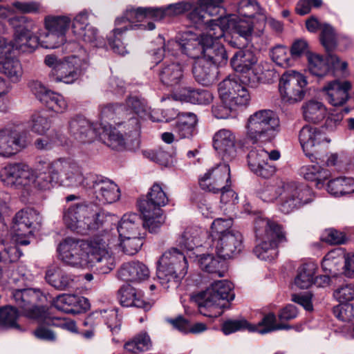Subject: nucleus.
I'll return each instance as SVG.
<instances>
[{"mask_svg": "<svg viewBox=\"0 0 354 354\" xmlns=\"http://www.w3.org/2000/svg\"><path fill=\"white\" fill-rule=\"evenodd\" d=\"M30 293V290L27 289L15 290L12 292L13 298L21 313L32 319L39 320L45 318L46 315L45 308L32 305Z\"/></svg>", "mask_w": 354, "mask_h": 354, "instance_id": "c756f323", "label": "nucleus"}, {"mask_svg": "<svg viewBox=\"0 0 354 354\" xmlns=\"http://www.w3.org/2000/svg\"><path fill=\"white\" fill-rule=\"evenodd\" d=\"M88 60L86 57H80L71 55L64 57L59 64L57 69L53 74V80L55 82H62L65 84L74 83L82 73L87 68Z\"/></svg>", "mask_w": 354, "mask_h": 354, "instance_id": "f3484780", "label": "nucleus"}, {"mask_svg": "<svg viewBox=\"0 0 354 354\" xmlns=\"http://www.w3.org/2000/svg\"><path fill=\"white\" fill-rule=\"evenodd\" d=\"M238 12L240 15L250 19L255 14L264 17L263 10L256 0H242L239 3Z\"/></svg>", "mask_w": 354, "mask_h": 354, "instance_id": "69168bd1", "label": "nucleus"}, {"mask_svg": "<svg viewBox=\"0 0 354 354\" xmlns=\"http://www.w3.org/2000/svg\"><path fill=\"white\" fill-rule=\"evenodd\" d=\"M317 266L312 262L302 264L297 270L295 284L300 289H307L314 283Z\"/></svg>", "mask_w": 354, "mask_h": 354, "instance_id": "3c124183", "label": "nucleus"}, {"mask_svg": "<svg viewBox=\"0 0 354 354\" xmlns=\"http://www.w3.org/2000/svg\"><path fill=\"white\" fill-rule=\"evenodd\" d=\"M255 234L261 240L254 249V253L260 259L270 261L277 255V247L286 242L281 225L264 218H257L254 222Z\"/></svg>", "mask_w": 354, "mask_h": 354, "instance_id": "7ed1b4c3", "label": "nucleus"}, {"mask_svg": "<svg viewBox=\"0 0 354 354\" xmlns=\"http://www.w3.org/2000/svg\"><path fill=\"white\" fill-rule=\"evenodd\" d=\"M218 91L221 100L232 105L235 109L248 105L250 100L247 87L236 77L223 80L218 86Z\"/></svg>", "mask_w": 354, "mask_h": 354, "instance_id": "4468645a", "label": "nucleus"}, {"mask_svg": "<svg viewBox=\"0 0 354 354\" xmlns=\"http://www.w3.org/2000/svg\"><path fill=\"white\" fill-rule=\"evenodd\" d=\"M126 12L121 17H118L115 20V26H117L108 37L109 44L114 53L124 55L127 53L126 46L122 40V35L124 32L129 29H133V24L141 22L134 19V21H130L125 18Z\"/></svg>", "mask_w": 354, "mask_h": 354, "instance_id": "473e14b6", "label": "nucleus"}, {"mask_svg": "<svg viewBox=\"0 0 354 354\" xmlns=\"http://www.w3.org/2000/svg\"><path fill=\"white\" fill-rule=\"evenodd\" d=\"M223 36V27L218 24L211 26L203 36L205 46L201 58L207 59L216 67L225 65L227 62V52L223 45L218 41Z\"/></svg>", "mask_w": 354, "mask_h": 354, "instance_id": "f8f14e48", "label": "nucleus"}, {"mask_svg": "<svg viewBox=\"0 0 354 354\" xmlns=\"http://www.w3.org/2000/svg\"><path fill=\"white\" fill-rule=\"evenodd\" d=\"M218 21L221 22V26L223 27L224 32L225 29H230L234 33L245 39L246 41L251 39L253 25L250 19L220 17Z\"/></svg>", "mask_w": 354, "mask_h": 354, "instance_id": "4c0bfd02", "label": "nucleus"}, {"mask_svg": "<svg viewBox=\"0 0 354 354\" xmlns=\"http://www.w3.org/2000/svg\"><path fill=\"white\" fill-rule=\"evenodd\" d=\"M41 224L39 212L32 208L19 211L13 219L12 231L16 236L32 234L33 230Z\"/></svg>", "mask_w": 354, "mask_h": 354, "instance_id": "b1692460", "label": "nucleus"}, {"mask_svg": "<svg viewBox=\"0 0 354 354\" xmlns=\"http://www.w3.org/2000/svg\"><path fill=\"white\" fill-rule=\"evenodd\" d=\"M128 132L122 133L115 128L106 130L104 135V142L109 147L120 151L127 149L135 151L139 148L140 122L137 118H131L124 127Z\"/></svg>", "mask_w": 354, "mask_h": 354, "instance_id": "6e6552de", "label": "nucleus"}, {"mask_svg": "<svg viewBox=\"0 0 354 354\" xmlns=\"http://www.w3.org/2000/svg\"><path fill=\"white\" fill-rule=\"evenodd\" d=\"M123 111H131L141 118H149L151 116L150 107L146 100L137 95H131L126 100L123 105Z\"/></svg>", "mask_w": 354, "mask_h": 354, "instance_id": "603ef678", "label": "nucleus"}, {"mask_svg": "<svg viewBox=\"0 0 354 354\" xmlns=\"http://www.w3.org/2000/svg\"><path fill=\"white\" fill-rule=\"evenodd\" d=\"M89 243L75 238H66L57 248L61 260L73 267L88 265Z\"/></svg>", "mask_w": 354, "mask_h": 354, "instance_id": "ddd939ff", "label": "nucleus"}, {"mask_svg": "<svg viewBox=\"0 0 354 354\" xmlns=\"http://www.w3.org/2000/svg\"><path fill=\"white\" fill-rule=\"evenodd\" d=\"M329 194L334 196H340L354 192V178L339 177L331 180L327 185Z\"/></svg>", "mask_w": 354, "mask_h": 354, "instance_id": "8fccbe9b", "label": "nucleus"}, {"mask_svg": "<svg viewBox=\"0 0 354 354\" xmlns=\"http://www.w3.org/2000/svg\"><path fill=\"white\" fill-rule=\"evenodd\" d=\"M149 276L148 268L139 261L124 263L118 271V277L126 281H140L147 279Z\"/></svg>", "mask_w": 354, "mask_h": 354, "instance_id": "58836bf2", "label": "nucleus"}, {"mask_svg": "<svg viewBox=\"0 0 354 354\" xmlns=\"http://www.w3.org/2000/svg\"><path fill=\"white\" fill-rule=\"evenodd\" d=\"M30 142L26 133L9 129L0 131V156L10 157Z\"/></svg>", "mask_w": 354, "mask_h": 354, "instance_id": "393cba45", "label": "nucleus"}, {"mask_svg": "<svg viewBox=\"0 0 354 354\" xmlns=\"http://www.w3.org/2000/svg\"><path fill=\"white\" fill-rule=\"evenodd\" d=\"M200 268L209 273L218 274L219 277L224 276L223 271L221 270L224 265L223 259L214 257L212 254H202L198 259Z\"/></svg>", "mask_w": 354, "mask_h": 354, "instance_id": "864d4df0", "label": "nucleus"}, {"mask_svg": "<svg viewBox=\"0 0 354 354\" xmlns=\"http://www.w3.org/2000/svg\"><path fill=\"white\" fill-rule=\"evenodd\" d=\"M101 317L113 334L118 333L120 330L121 321L118 317V311L115 308L96 310L89 315L84 322L85 326L92 325L93 319Z\"/></svg>", "mask_w": 354, "mask_h": 354, "instance_id": "37998d69", "label": "nucleus"}, {"mask_svg": "<svg viewBox=\"0 0 354 354\" xmlns=\"http://www.w3.org/2000/svg\"><path fill=\"white\" fill-rule=\"evenodd\" d=\"M299 174L306 180L315 182L317 188L322 187L324 181L330 176V171L319 165H304L300 168Z\"/></svg>", "mask_w": 354, "mask_h": 354, "instance_id": "09e8293b", "label": "nucleus"}, {"mask_svg": "<svg viewBox=\"0 0 354 354\" xmlns=\"http://www.w3.org/2000/svg\"><path fill=\"white\" fill-rule=\"evenodd\" d=\"M44 24L47 31L66 35L71 24V19L66 16H47L45 17Z\"/></svg>", "mask_w": 354, "mask_h": 354, "instance_id": "6e6d98bb", "label": "nucleus"}, {"mask_svg": "<svg viewBox=\"0 0 354 354\" xmlns=\"http://www.w3.org/2000/svg\"><path fill=\"white\" fill-rule=\"evenodd\" d=\"M334 315L343 322H349L354 318V306L348 302H340L333 308Z\"/></svg>", "mask_w": 354, "mask_h": 354, "instance_id": "774afa93", "label": "nucleus"}, {"mask_svg": "<svg viewBox=\"0 0 354 354\" xmlns=\"http://www.w3.org/2000/svg\"><path fill=\"white\" fill-rule=\"evenodd\" d=\"M223 2V0H200L198 6L192 12V17L208 24V30L213 25H221L218 19L225 14Z\"/></svg>", "mask_w": 354, "mask_h": 354, "instance_id": "4be33fe9", "label": "nucleus"}, {"mask_svg": "<svg viewBox=\"0 0 354 354\" xmlns=\"http://www.w3.org/2000/svg\"><path fill=\"white\" fill-rule=\"evenodd\" d=\"M176 97L180 101L198 104H208L213 100L212 94L209 91L192 87L181 88L176 93Z\"/></svg>", "mask_w": 354, "mask_h": 354, "instance_id": "a19ab883", "label": "nucleus"}, {"mask_svg": "<svg viewBox=\"0 0 354 354\" xmlns=\"http://www.w3.org/2000/svg\"><path fill=\"white\" fill-rule=\"evenodd\" d=\"M230 169L227 164H219L208 170L200 179L201 187L213 193L221 192V201L228 203L229 197L237 199L236 193L230 189Z\"/></svg>", "mask_w": 354, "mask_h": 354, "instance_id": "0eeeda50", "label": "nucleus"}, {"mask_svg": "<svg viewBox=\"0 0 354 354\" xmlns=\"http://www.w3.org/2000/svg\"><path fill=\"white\" fill-rule=\"evenodd\" d=\"M308 70L311 74L315 76L322 77L329 71L328 64L320 55L310 53L308 55Z\"/></svg>", "mask_w": 354, "mask_h": 354, "instance_id": "052dcab7", "label": "nucleus"}, {"mask_svg": "<svg viewBox=\"0 0 354 354\" xmlns=\"http://www.w3.org/2000/svg\"><path fill=\"white\" fill-rule=\"evenodd\" d=\"M39 44L45 48H56L64 44L66 41V35L47 31L46 33L38 37Z\"/></svg>", "mask_w": 354, "mask_h": 354, "instance_id": "680f3d73", "label": "nucleus"}, {"mask_svg": "<svg viewBox=\"0 0 354 354\" xmlns=\"http://www.w3.org/2000/svg\"><path fill=\"white\" fill-rule=\"evenodd\" d=\"M68 131L73 138L82 144L90 143L96 137L92 123L82 115H77L68 122Z\"/></svg>", "mask_w": 354, "mask_h": 354, "instance_id": "c85d7f7f", "label": "nucleus"}, {"mask_svg": "<svg viewBox=\"0 0 354 354\" xmlns=\"http://www.w3.org/2000/svg\"><path fill=\"white\" fill-rule=\"evenodd\" d=\"M158 77L162 84L176 86L184 77L183 66L178 62L165 61L159 68Z\"/></svg>", "mask_w": 354, "mask_h": 354, "instance_id": "72a5a7b5", "label": "nucleus"}, {"mask_svg": "<svg viewBox=\"0 0 354 354\" xmlns=\"http://www.w3.org/2000/svg\"><path fill=\"white\" fill-rule=\"evenodd\" d=\"M8 22L15 29L12 41L15 48L22 52H32L39 44L38 37L32 34L37 28L36 23L25 16L10 17Z\"/></svg>", "mask_w": 354, "mask_h": 354, "instance_id": "1a4fd4ad", "label": "nucleus"}, {"mask_svg": "<svg viewBox=\"0 0 354 354\" xmlns=\"http://www.w3.org/2000/svg\"><path fill=\"white\" fill-rule=\"evenodd\" d=\"M299 140L305 154L310 158L314 157L317 146L324 142H330L322 131L310 125L303 127L299 133Z\"/></svg>", "mask_w": 354, "mask_h": 354, "instance_id": "bb28decb", "label": "nucleus"}, {"mask_svg": "<svg viewBox=\"0 0 354 354\" xmlns=\"http://www.w3.org/2000/svg\"><path fill=\"white\" fill-rule=\"evenodd\" d=\"M169 201L168 197L160 183H154L146 198L138 201V207L144 216V225L150 233H156L165 222L162 207Z\"/></svg>", "mask_w": 354, "mask_h": 354, "instance_id": "39448f33", "label": "nucleus"}, {"mask_svg": "<svg viewBox=\"0 0 354 354\" xmlns=\"http://www.w3.org/2000/svg\"><path fill=\"white\" fill-rule=\"evenodd\" d=\"M109 235L96 236L89 242L88 264L99 274H107L115 268V259L109 252Z\"/></svg>", "mask_w": 354, "mask_h": 354, "instance_id": "9d476101", "label": "nucleus"}, {"mask_svg": "<svg viewBox=\"0 0 354 354\" xmlns=\"http://www.w3.org/2000/svg\"><path fill=\"white\" fill-rule=\"evenodd\" d=\"M282 201L279 210L284 214H289L304 205L313 201L311 189L306 185L297 183H288L282 187L275 185H265L257 191V196L266 203L273 202L282 194Z\"/></svg>", "mask_w": 354, "mask_h": 354, "instance_id": "f257e3e1", "label": "nucleus"}, {"mask_svg": "<svg viewBox=\"0 0 354 354\" xmlns=\"http://www.w3.org/2000/svg\"><path fill=\"white\" fill-rule=\"evenodd\" d=\"M88 203L85 202L77 203L66 206L63 210V221L66 226L71 231L79 233L80 222L86 212H88Z\"/></svg>", "mask_w": 354, "mask_h": 354, "instance_id": "f704fd0d", "label": "nucleus"}, {"mask_svg": "<svg viewBox=\"0 0 354 354\" xmlns=\"http://www.w3.org/2000/svg\"><path fill=\"white\" fill-rule=\"evenodd\" d=\"M176 155V150L172 149L171 151H169L162 148L144 151V156L145 157L153 162L166 167L172 164L173 158Z\"/></svg>", "mask_w": 354, "mask_h": 354, "instance_id": "bf43d9fd", "label": "nucleus"}, {"mask_svg": "<svg viewBox=\"0 0 354 354\" xmlns=\"http://www.w3.org/2000/svg\"><path fill=\"white\" fill-rule=\"evenodd\" d=\"M54 167L57 169L59 186L65 187H82L87 189L88 178L92 174L86 176L83 174L82 168L73 159L59 158L54 160Z\"/></svg>", "mask_w": 354, "mask_h": 354, "instance_id": "9b49d317", "label": "nucleus"}, {"mask_svg": "<svg viewBox=\"0 0 354 354\" xmlns=\"http://www.w3.org/2000/svg\"><path fill=\"white\" fill-rule=\"evenodd\" d=\"M192 73L196 82L202 85L209 86L214 82L218 71L217 67L214 64L205 59L200 58L194 62Z\"/></svg>", "mask_w": 354, "mask_h": 354, "instance_id": "e433bc0d", "label": "nucleus"}, {"mask_svg": "<svg viewBox=\"0 0 354 354\" xmlns=\"http://www.w3.org/2000/svg\"><path fill=\"white\" fill-rule=\"evenodd\" d=\"M54 166L53 160L47 165L46 170L40 171L37 175L33 171L32 185L41 190L49 189L57 185H59V174Z\"/></svg>", "mask_w": 354, "mask_h": 354, "instance_id": "79ce46f5", "label": "nucleus"}, {"mask_svg": "<svg viewBox=\"0 0 354 354\" xmlns=\"http://www.w3.org/2000/svg\"><path fill=\"white\" fill-rule=\"evenodd\" d=\"M107 214L102 210L94 209L92 205H88L83 222H80V234H86L88 231L100 229L106 222Z\"/></svg>", "mask_w": 354, "mask_h": 354, "instance_id": "ea45409f", "label": "nucleus"}, {"mask_svg": "<svg viewBox=\"0 0 354 354\" xmlns=\"http://www.w3.org/2000/svg\"><path fill=\"white\" fill-rule=\"evenodd\" d=\"M87 189L91 190L99 202L111 204L120 198V190L118 185L112 180L100 175H91L88 178Z\"/></svg>", "mask_w": 354, "mask_h": 354, "instance_id": "a211bd4d", "label": "nucleus"}, {"mask_svg": "<svg viewBox=\"0 0 354 354\" xmlns=\"http://www.w3.org/2000/svg\"><path fill=\"white\" fill-rule=\"evenodd\" d=\"M351 84L348 81L334 80L328 82L324 88L326 100L334 106H343L348 100V92L351 89Z\"/></svg>", "mask_w": 354, "mask_h": 354, "instance_id": "2f4dec72", "label": "nucleus"}, {"mask_svg": "<svg viewBox=\"0 0 354 354\" xmlns=\"http://www.w3.org/2000/svg\"><path fill=\"white\" fill-rule=\"evenodd\" d=\"M45 279L48 284L59 290H66L74 286V278L60 269L46 271Z\"/></svg>", "mask_w": 354, "mask_h": 354, "instance_id": "49530a36", "label": "nucleus"}, {"mask_svg": "<svg viewBox=\"0 0 354 354\" xmlns=\"http://www.w3.org/2000/svg\"><path fill=\"white\" fill-rule=\"evenodd\" d=\"M215 248L220 258L225 259L233 257L241 250V234L236 230L223 234L216 241Z\"/></svg>", "mask_w": 354, "mask_h": 354, "instance_id": "a878e982", "label": "nucleus"}, {"mask_svg": "<svg viewBox=\"0 0 354 354\" xmlns=\"http://www.w3.org/2000/svg\"><path fill=\"white\" fill-rule=\"evenodd\" d=\"M0 70L13 82H19L23 74L19 61L12 57L1 62Z\"/></svg>", "mask_w": 354, "mask_h": 354, "instance_id": "4d7b16f0", "label": "nucleus"}, {"mask_svg": "<svg viewBox=\"0 0 354 354\" xmlns=\"http://www.w3.org/2000/svg\"><path fill=\"white\" fill-rule=\"evenodd\" d=\"M270 56L274 62L277 65L286 68L291 65L292 60L288 49L283 46H277L270 52Z\"/></svg>", "mask_w": 354, "mask_h": 354, "instance_id": "338daca9", "label": "nucleus"}, {"mask_svg": "<svg viewBox=\"0 0 354 354\" xmlns=\"http://www.w3.org/2000/svg\"><path fill=\"white\" fill-rule=\"evenodd\" d=\"M232 284L227 280L213 282L205 291L193 297L201 315L209 317H218L223 313V308L229 306V302L234 299Z\"/></svg>", "mask_w": 354, "mask_h": 354, "instance_id": "f03ea898", "label": "nucleus"}, {"mask_svg": "<svg viewBox=\"0 0 354 354\" xmlns=\"http://www.w3.org/2000/svg\"><path fill=\"white\" fill-rule=\"evenodd\" d=\"M146 230H148V227L144 225V216L142 219L135 213L124 214L118 225L120 238L146 235Z\"/></svg>", "mask_w": 354, "mask_h": 354, "instance_id": "7c9ffc66", "label": "nucleus"}, {"mask_svg": "<svg viewBox=\"0 0 354 354\" xmlns=\"http://www.w3.org/2000/svg\"><path fill=\"white\" fill-rule=\"evenodd\" d=\"M248 330L254 331L257 330V326H251L246 319H229L222 325V330L225 335H230L239 330Z\"/></svg>", "mask_w": 354, "mask_h": 354, "instance_id": "0e129e2a", "label": "nucleus"}, {"mask_svg": "<svg viewBox=\"0 0 354 354\" xmlns=\"http://www.w3.org/2000/svg\"><path fill=\"white\" fill-rule=\"evenodd\" d=\"M118 298L122 306L125 307H136L143 308L145 311L150 310L151 306L143 299L140 291L130 285H125L118 290Z\"/></svg>", "mask_w": 354, "mask_h": 354, "instance_id": "c9c22d12", "label": "nucleus"}, {"mask_svg": "<svg viewBox=\"0 0 354 354\" xmlns=\"http://www.w3.org/2000/svg\"><path fill=\"white\" fill-rule=\"evenodd\" d=\"M29 86L35 97L49 109L59 113L67 110L68 102L61 94L48 89L37 81L30 82Z\"/></svg>", "mask_w": 354, "mask_h": 354, "instance_id": "412c9836", "label": "nucleus"}, {"mask_svg": "<svg viewBox=\"0 0 354 354\" xmlns=\"http://www.w3.org/2000/svg\"><path fill=\"white\" fill-rule=\"evenodd\" d=\"M204 33L201 35L200 38L195 37L194 35H188L185 34L180 39V41H169L167 46L165 44L162 48L157 49L153 52L156 59H160L166 52L167 47L168 52L170 47L177 48L181 52L192 59H199L202 57L204 44H203Z\"/></svg>", "mask_w": 354, "mask_h": 354, "instance_id": "6ab92c4d", "label": "nucleus"}, {"mask_svg": "<svg viewBox=\"0 0 354 354\" xmlns=\"http://www.w3.org/2000/svg\"><path fill=\"white\" fill-rule=\"evenodd\" d=\"M302 110L304 119L313 123L322 121L327 115L325 105L315 100L306 102L302 106Z\"/></svg>", "mask_w": 354, "mask_h": 354, "instance_id": "de8ad7c7", "label": "nucleus"}, {"mask_svg": "<svg viewBox=\"0 0 354 354\" xmlns=\"http://www.w3.org/2000/svg\"><path fill=\"white\" fill-rule=\"evenodd\" d=\"M258 59L250 50H239L232 57L230 64L239 73H247L252 69Z\"/></svg>", "mask_w": 354, "mask_h": 354, "instance_id": "a18cd8bd", "label": "nucleus"}, {"mask_svg": "<svg viewBox=\"0 0 354 354\" xmlns=\"http://www.w3.org/2000/svg\"><path fill=\"white\" fill-rule=\"evenodd\" d=\"M306 86V77L301 73L292 71L281 76L279 88L283 100L295 103L304 99Z\"/></svg>", "mask_w": 354, "mask_h": 354, "instance_id": "2eb2a0df", "label": "nucleus"}, {"mask_svg": "<svg viewBox=\"0 0 354 354\" xmlns=\"http://www.w3.org/2000/svg\"><path fill=\"white\" fill-rule=\"evenodd\" d=\"M213 147L223 159L230 160L236 156L237 149L242 147V144L232 131L223 129L214 134Z\"/></svg>", "mask_w": 354, "mask_h": 354, "instance_id": "5701e85b", "label": "nucleus"}, {"mask_svg": "<svg viewBox=\"0 0 354 354\" xmlns=\"http://www.w3.org/2000/svg\"><path fill=\"white\" fill-rule=\"evenodd\" d=\"M188 263L183 252L172 248L160 257L156 274L165 289L176 288L186 275Z\"/></svg>", "mask_w": 354, "mask_h": 354, "instance_id": "20e7f679", "label": "nucleus"}, {"mask_svg": "<svg viewBox=\"0 0 354 354\" xmlns=\"http://www.w3.org/2000/svg\"><path fill=\"white\" fill-rule=\"evenodd\" d=\"M57 310L69 314H80L90 308L88 299L77 295L63 294L57 296L53 303Z\"/></svg>", "mask_w": 354, "mask_h": 354, "instance_id": "cd10ccee", "label": "nucleus"}, {"mask_svg": "<svg viewBox=\"0 0 354 354\" xmlns=\"http://www.w3.org/2000/svg\"><path fill=\"white\" fill-rule=\"evenodd\" d=\"M77 39L90 44L92 46L102 48L104 46L102 39L97 36V30L94 27L86 24L81 30L73 32Z\"/></svg>", "mask_w": 354, "mask_h": 354, "instance_id": "5fc2aeb1", "label": "nucleus"}, {"mask_svg": "<svg viewBox=\"0 0 354 354\" xmlns=\"http://www.w3.org/2000/svg\"><path fill=\"white\" fill-rule=\"evenodd\" d=\"M19 316L18 310L12 306H6L0 309V325L8 328H14L21 330L19 325L17 323Z\"/></svg>", "mask_w": 354, "mask_h": 354, "instance_id": "e2e57ef3", "label": "nucleus"}, {"mask_svg": "<svg viewBox=\"0 0 354 354\" xmlns=\"http://www.w3.org/2000/svg\"><path fill=\"white\" fill-rule=\"evenodd\" d=\"M197 117L192 113H182L179 115L173 128L179 138H189L195 133Z\"/></svg>", "mask_w": 354, "mask_h": 354, "instance_id": "c03bdc74", "label": "nucleus"}, {"mask_svg": "<svg viewBox=\"0 0 354 354\" xmlns=\"http://www.w3.org/2000/svg\"><path fill=\"white\" fill-rule=\"evenodd\" d=\"M29 127L33 133L44 135L50 129L51 121L44 113H35L29 121Z\"/></svg>", "mask_w": 354, "mask_h": 354, "instance_id": "13d9d810", "label": "nucleus"}, {"mask_svg": "<svg viewBox=\"0 0 354 354\" xmlns=\"http://www.w3.org/2000/svg\"><path fill=\"white\" fill-rule=\"evenodd\" d=\"M3 183L17 189H28L34 183L33 170L24 163L8 164L0 173Z\"/></svg>", "mask_w": 354, "mask_h": 354, "instance_id": "dca6fc26", "label": "nucleus"}, {"mask_svg": "<svg viewBox=\"0 0 354 354\" xmlns=\"http://www.w3.org/2000/svg\"><path fill=\"white\" fill-rule=\"evenodd\" d=\"M246 137L253 144L271 142L279 131V120L270 109H262L248 119Z\"/></svg>", "mask_w": 354, "mask_h": 354, "instance_id": "423d86ee", "label": "nucleus"}, {"mask_svg": "<svg viewBox=\"0 0 354 354\" xmlns=\"http://www.w3.org/2000/svg\"><path fill=\"white\" fill-rule=\"evenodd\" d=\"M188 5L180 2L171 4L165 8H138L126 11L125 18L130 21H144L145 19H153L156 21L162 19L165 16L178 15L187 10Z\"/></svg>", "mask_w": 354, "mask_h": 354, "instance_id": "aec40b11", "label": "nucleus"}]
</instances>
